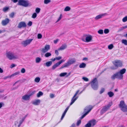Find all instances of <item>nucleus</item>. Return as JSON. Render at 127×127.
Instances as JSON below:
<instances>
[{
  "mask_svg": "<svg viewBox=\"0 0 127 127\" xmlns=\"http://www.w3.org/2000/svg\"><path fill=\"white\" fill-rule=\"evenodd\" d=\"M76 61V60L74 58L69 59L66 63L60 67V69H61L67 67L75 63Z\"/></svg>",
  "mask_w": 127,
  "mask_h": 127,
  "instance_id": "1",
  "label": "nucleus"
},
{
  "mask_svg": "<svg viewBox=\"0 0 127 127\" xmlns=\"http://www.w3.org/2000/svg\"><path fill=\"white\" fill-rule=\"evenodd\" d=\"M91 86L93 89L97 90L98 87V83L97 79L95 78L90 83Z\"/></svg>",
  "mask_w": 127,
  "mask_h": 127,
  "instance_id": "2",
  "label": "nucleus"
},
{
  "mask_svg": "<svg viewBox=\"0 0 127 127\" xmlns=\"http://www.w3.org/2000/svg\"><path fill=\"white\" fill-rule=\"evenodd\" d=\"M7 57L10 60L16 59L18 58V57L16 55L14 54L13 53L9 52L6 53Z\"/></svg>",
  "mask_w": 127,
  "mask_h": 127,
  "instance_id": "3",
  "label": "nucleus"
},
{
  "mask_svg": "<svg viewBox=\"0 0 127 127\" xmlns=\"http://www.w3.org/2000/svg\"><path fill=\"white\" fill-rule=\"evenodd\" d=\"M119 107L121 110L123 112H127V105L125 104L124 101H121L119 105Z\"/></svg>",
  "mask_w": 127,
  "mask_h": 127,
  "instance_id": "4",
  "label": "nucleus"
},
{
  "mask_svg": "<svg viewBox=\"0 0 127 127\" xmlns=\"http://www.w3.org/2000/svg\"><path fill=\"white\" fill-rule=\"evenodd\" d=\"M113 64L115 65V67L114 66H112L111 67V68L113 69H117L118 67H121L122 66V62L120 60L115 61L113 63Z\"/></svg>",
  "mask_w": 127,
  "mask_h": 127,
  "instance_id": "5",
  "label": "nucleus"
},
{
  "mask_svg": "<svg viewBox=\"0 0 127 127\" xmlns=\"http://www.w3.org/2000/svg\"><path fill=\"white\" fill-rule=\"evenodd\" d=\"M112 104V102L109 103L108 104L104 106L100 111V113L101 115L104 113L106 111L108 110Z\"/></svg>",
  "mask_w": 127,
  "mask_h": 127,
  "instance_id": "6",
  "label": "nucleus"
},
{
  "mask_svg": "<svg viewBox=\"0 0 127 127\" xmlns=\"http://www.w3.org/2000/svg\"><path fill=\"white\" fill-rule=\"evenodd\" d=\"M17 4L25 7H27L29 6V3L28 1L25 0H19Z\"/></svg>",
  "mask_w": 127,
  "mask_h": 127,
  "instance_id": "7",
  "label": "nucleus"
},
{
  "mask_svg": "<svg viewBox=\"0 0 127 127\" xmlns=\"http://www.w3.org/2000/svg\"><path fill=\"white\" fill-rule=\"evenodd\" d=\"M92 109V108L90 106L86 107L84 110V112L85 113L81 117V119H82L83 118L90 112Z\"/></svg>",
  "mask_w": 127,
  "mask_h": 127,
  "instance_id": "8",
  "label": "nucleus"
},
{
  "mask_svg": "<svg viewBox=\"0 0 127 127\" xmlns=\"http://www.w3.org/2000/svg\"><path fill=\"white\" fill-rule=\"evenodd\" d=\"M123 77V75H122L119 72H118L113 75L111 76V78L113 80L115 79V78L121 79H122Z\"/></svg>",
  "mask_w": 127,
  "mask_h": 127,
  "instance_id": "9",
  "label": "nucleus"
},
{
  "mask_svg": "<svg viewBox=\"0 0 127 127\" xmlns=\"http://www.w3.org/2000/svg\"><path fill=\"white\" fill-rule=\"evenodd\" d=\"M33 39H27L21 42L22 45L24 47H25L29 44L33 40Z\"/></svg>",
  "mask_w": 127,
  "mask_h": 127,
  "instance_id": "10",
  "label": "nucleus"
},
{
  "mask_svg": "<svg viewBox=\"0 0 127 127\" xmlns=\"http://www.w3.org/2000/svg\"><path fill=\"white\" fill-rule=\"evenodd\" d=\"M79 91V90H78L75 94L73 96L71 100V102L70 103V105H71L75 102V101L78 98V96H76V97L77 95L78 94V93Z\"/></svg>",
  "mask_w": 127,
  "mask_h": 127,
  "instance_id": "11",
  "label": "nucleus"
},
{
  "mask_svg": "<svg viewBox=\"0 0 127 127\" xmlns=\"http://www.w3.org/2000/svg\"><path fill=\"white\" fill-rule=\"evenodd\" d=\"M65 61V60L64 59H62L60 61L58 62L57 63L53 66L52 67V69L53 70L54 69L59 65L62 63L64 62Z\"/></svg>",
  "mask_w": 127,
  "mask_h": 127,
  "instance_id": "12",
  "label": "nucleus"
},
{
  "mask_svg": "<svg viewBox=\"0 0 127 127\" xmlns=\"http://www.w3.org/2000/svg\"><path fill=\"white\" fill-rule=\"evenodd\" d=\"M50 49V45H46L44 48H42L41 51L42 53H44L47 52Z\"/></svg>",
  "mask_w": 127,
  "mask_h": 127,
  "instance_id": "13",
  "label": "nucleus"
},
{
  "mask_svg": "<svg viewBox=\"0 0 127 127\" xmlns=\"http://www.w3.org/2000/svg\"><path fill=\"white\" fill-rule=\"evenodd\" d=\"M26 26V24L24 22H21L19 23L18 26V27L20 29L22 27H25Z\"/></svg>",
  "mask_w": 127,
  "mask_h": 127,
  "instance_id": "14",
  "label": "nucleus"
},
{
  "mask_svg": "<svg viewBox=\"0 0 127 127\" xmlns=\"http://www.w3.org/2000/svg\"><path fill=\"white\" fill-rule=\"evenodd\" d=\"M107 15V13H105L100 14L97 16L95 18V20H97L99 19H101L102 18L103 16H105Z\"/></svg>",
  "mask_w": 127,
  "mask_h": 127,
  "instance_id": "15",
  "label": "nucleus"
},
{
  "mask_svg": "<svg viewBox=\"0 0 127 127\" xmlns=\"http://www.w3.org/2000/svg\"><path fill=\"white\" fill-rule=\"evenodd\" d=\"M9 21V20L7 18L3 20L2 22V24L3 26H5L8 24Z\"/></svg>",
  "mask_w": 127,
  "mask_h": 127,
  "instance_id": "16",
  "label": "nucleus"
},
{
  "mask_svg": "<svg viewBox=\"0 0 127 127\" xmlns=\"http://www.w3.org/2000/svg\"><path fill=\"white\" fill-rule=\"evenodd\" d=\"M22 98L24 100L27 101L29 100L30 98L28 95H25L22 97Z\"/></svg>",
  "mask_w": 127,
  "mask_h": 127,
  "instance_id": "17",
  "label": "nucleus"
},
{
  "mask_svg": "<svg viewBox=\"0 0 127 127\" xmlns=\"http://www.w3.org/2000/svg\"><path fill=\"white\" fill-rule=\"evenodd\" d=\"M40 102V100L39 99H36L33 101L32 104L34 105H39Z\"/></svg>",
  "mask_w": 127,
  "mask_h": 127,
  "instance_id": "18",
  "label": "nucleus"
},
{
  "mask_svg": "<svg viewBox=\"0 0 127 127\" xmlns=\"http://www.w3.org/2000/svg\"><path fill=\"white\" fill-rule=\"evenodd\" d=\"M67 47V45L66 44L62 45L58 49V50H62L66 49Z\"/></svg>",
  "mask_w": 127,
  "mask_h": 127,
  "instance_id": "19",
  "label": "nucleus"
},
{
  "mask_svg": "<svg viewBox=\"0 0 127 127\" xmlns=\"http://www.w3.org/2000/svg\"><path fill=\"white\" fill-rule=\"evenodd\" d=\"M89 122L90 123L91 125V126L93 127L94 126L96 123V120H90Z\"/></svg>",
  "mask_w": 127,
  "mask_h": 127,
  "instance_id": "20",
  "label": "nucleus"
},
{
  "mask_svg": "<svg viewBox=\"0 0 127 127\" xmlns=\"http://www.w3.org/2000/svg\"><path fill=\"white\" fill-rule=\"evenodd\" d=\"M92 37L91 35H90L89 36H87L86 37L85 39L86 42H89L92 40Z\"/></svg>",
  "mask_w": 127,
  "mask_h": 127,
  "instance_id": "21",
  "label": "nucleus"
},
{
  "mask_svg": "<svg viewBox=\"0 0 127 127\" xmlns=\"http://www.w3.org/2000/svg\"><path fill=\"white\" fill-rule=\"evenodd\" d=\"M26 116H25L21 120H20L19 122V124L18 125V127H19L21 125V124H22L23 122L24 121L25 118Z\"/></svg>",
  "mask_w": 127,
  "mask_h": 127,
  "instance_id": "22",
  "label": "nucleus"
},
{
  "mask_svg": "<svg viewBox=\"0 0 127 127\" xmlns=\"http://www.w3.org/2000/svg\"><path fill=\"white\" fill-rule=\"evenodd\" d=\"M20 72L19 71H18L14 73L13 74L11 75V77H14V76H16L17 75H19L20 74Z\"/></svg>",
  "mask_w": 127,
  "mask_h": 127,
  "instance_id": "23",
  "label": "nucleus"
},
{
  "mask_svg": "<svg viewBox=\"0 0 127 127\" xmlns=\"http://www.w3.org/2000/svg\"><path fill=\"white\" fill-rule=\"evenodd\" d=\"M86 64L84 63L81 64L79 66V67L80 68H84L86 67Z\"/></svg>",
  "mask_w": 127,
  "mask_h": 127,
  "instance_id": "24",
  "label": "nucleus"
},
{
  "mask_svg": "<svg viewBox=\"0 0 127 127\" xmlns=\"http://www.w3.org/2000/svg\"><path fill=\"white\" fill-rule=\"evenodd\" d=\"M126 70L125 68H123L119 72L122 75H123V74L125 73Z\"/></svg>",
  "mask_w": 127,
  "mask_h": 127,
  "instance_id": "25",
  "label": "nucleus"
},
{
  "mask_svg": "<svg viewBox=\"0 0 127 127\" xmlns=\"http://www.w3.org/2000/svg\"><path fill=\"white\" fill-rule=\"evenodd\" d=\"M107 94L109 95L110 97H112L114 95V94L113 92L110 91L108 92Z\"/></svg>",
  "mask_w": 127,
  "mask_h": 127,
  "instance_id": "26",
  "label": "nucleus"
},
{
  "mask_svg": "<svg viewBox=\"0 0 127 127\" xmlns=\"http://www.w3.org/2000/svg\"><path fill=\"white\" fill-rule=\"evenodd\" d=\"M52 64V61H48L46 63V66L48 67L50 66Z\"/></svg>",
  "mask_w": 127,
  "mask_h": 127,
  "instance_id": "27",
  "label": "nucleus"
},
{
  "mask_svg": "<svg viewBox=\"0 0 127 127\" xmlns=\"http://www.w3.org/2000/svg\"><path fill=\"white\" fill-rule=\"evenodd\" d=\"M43 95V93L41 91H39L37 94V96L38 97H39L41 96H42Z\"/></svg>",
  "mask_w": 127,
  "mask_h": 127,
  "instance_id": "28",
  "label": "nucleus"
},
{
  "mask_svg": "<svg viewBox=\"0 0 127 127\" xmlns=\"http://www.w3.org/2000/svg\"><path fill=\"white\" fill-rule=\"evenodd\" d=\"M51 55V54L50 52H47L45 55V56L46 57H48Z\"/></svg>",
  "mask_w": 127,
  "mask_h": 127,
  "instance_id": "29",
  "label": "nucleus"
},
{
  "mask_svg": "<svg viewBox=\"0 0 127 127\" xmlns=\"http://www.w3.org/2000/svg\"><path fill=\"white\" fill-rule=\"evenodd\" d=\"M9 8L8 7H5L3 8V11L5 12H6L9 9Z\"/></svg>",
  "mask_w": 127,
  "mask_h": 127,
  "instance_id": "30",
  "label": "nucleus"
},
{
  "mask_svg": "<svg viewBox=\"0 0 127 127\" xmlns=\"http://www.w3.org/2000/svg\"><path fill=\"white\" fill-rule=\"evenodd\" d=\"M41 59L39 57H37L35 59L36 62V63H39L41 61Z\"/></svg>",
  "mask_w": 127,
  "mask_h": 127,
  "instance_id": "31",
  "label": "nucleus"
},
{
  "mask_svg": "<svg viewBox=\"0 0 127 127\" xmlns=\"http://www.w3.org/2000/svg\"><path fill=\"white\" fill-rule=\"evenodd\" d=\"M122 43L125 45H127V40L123 39L122 40Z\"/></svg>",
  "mask_w": 127,
  "mask_h": 127,
  "instance_id": "32",
  "label": "nucleus"
},
{
  "mask_svg": "<svg viewBox=\"0 0 127 127\" xmlns=\"http://www.w3.org/2000/svg\"><path fill=\"white\" fill-rule=\"evenodd\" d=\"M40 80V78L39 77H36L35 79V81L37 83L39 82Z\"/></svg>",
  "mask_w": 127,
  "mask_h": 127,
  "instance_id": "33",
  "label": "nucleus"
},
{
  "mask_svg": "<svg viewBox=\"0 0 127 127\" xmlns=\"http://www.w3.org/2000/svg\"><path fill=\"white\" fill-rule=\"evenodd\" d=\"M67 73L66 72H63L60 74V75L61 77H64L66 75Z\"/></svg>",
  "mask_w": 127,
  "mask_h": 127,
  "instance_id": "34",
  "label": "nucleus"
},
{
  "mask_svg": "<svg viewBox=\"0 0 127 127\" xmlns=\"http://www.w3.org/2000/svg\"><path fill=\"white\" fill-rule=\"evenodd\" d=\"M70 9V7L69 6H67L65 8L64 10L65 11H69Z\"/></svg>",
  "mask_w": 127,
  "mask_h": 127,
  "instance_id": "35",
  "label": "nucleus"
},
{
  "mask_svg": "<svg viewBox=\"0 0 127 127\" xmlns=\"http://www.w3.org/2000/svg\"><path fill=\"white\" fill-rule=\"evenodd\" d=\"M35 92V91H33V92H31L28 95L29 96L30 98V97L31 96L33 95L34 94Z\"/></svg>",
  "mask_w": 127,
  "mask_h": 127,
  "instance_id": "36",
  "label": "nucleus"
},
{
  "mask_svg": "<svg viewBox=\"0 0 127 127\" xmlns=\"http://www.w3.org/2000/svg\"><path fill=\"white\" fill-rule=\"evenodd\" d=\"M127 21V16L124 17L122 19V21L124 22H126Z\"/></svg>",
  "mask_w": 127,
  "mask_h": 127,
  "instance_id": "37",
  "label": "nucleus"
},
{
  "mask_svg": "<svg viewBox=\"0 0 127 127\" xmlns=\"http://www.w3.org/2000/svg\"><path fill=\"white\" fill-rule=\"evenodd\" d=\"M40 9L39 8H37L35 9V12L38 14L40 12Z\"/></svg>",
  "mask_w": 127,
  "mask_h": 127,
  "instance_id": "38",
  "label": "nucleus"
},
{
  "mask_svg": "<svg viewBox=\"0 0 127 127\" xmlns=\"http://www.w3.org/2000/svg\"><path fill=\"white\" fill-rule=\"evenodd\" d=\"M37 16V14L36 13H33V14H32V18L34 19Z\"/></svg>",
  "mask_w": 127,
  "mask_h": 127,
  "instance_id": "39",
  "label": "nucleus"
},
{
  "mask_svg": "<svg viewBox=\"0 0 127 127\" xmlns=\"http://www.w3.org/2000/svg\"><path fill=\"white\" fill-rule=\"evenodd\" d=\"M98 32L100 34H102L103 33V31L102 30H100L98 31Z\"/></svg>",
  "mask_w": 127,
  "mask_h": 127,
  "instance_id": "40",
  "label": "nucleus"
},
{
  "mask_svg": "<svg viewBox=\"0 0 127 127\" xmlns=\"http://www.w3.org/2000/svg\"><path fill=\"white\" fill-rule=\"evenodd\" d=\"M50 2V0H45L44 1V3L45 4H47Z\"/></svg>",
  "mask_w": 127,
  "mask_h": 127,
  "instance_id": "41",
  "label": "nucleus"
},
{
  "mask_svg": "<svg viewBox=\"0 0 127 127\" xmlns=\"http://www.w3.org/2000/svg\"><path fill=\"white\" fill-rule=\"evenodd\" d=\"M109 31L108 29H105L104 30V32L105 34H107L109 33Z\"/></svg>",
  "mask_w": 127,
  "mask_h": 127,
  "instance_id": "42",
  "label": "nucleus"
},
{
  "mask_svg": "<svg viewBox=\"0 0 127 127\" xmlns=\"http://www.w3.org/2000/svg\"><path fill=\"white\" fill-rule=\"evenodd\" d=\"M113 47V46L112 44H111L108 46V48L109 49H112Z\"/></svg>",
  "mask_w": 127,
  "mask_h": 127,
  "instance_id": "43",
  "label": "nucleus"
},
{
  "mask_svg": "<svg viewBox=\"0 0 127 127\" xmlns=\"http://www.w3.org/2000/svg\"><path fill=\"white\" fill-rule=\"evenodd\" d=\"M91 124H90V123H89V122H88L85 126V127H91Z\"/></svg>",
  "mask_w": 127,
  "mask_h": 127,
  "instance_id": "44",
  "label": "nucleus"
},
{
  "mask_svg": "<svg viewBox=\"0 0 127 127\" xmlns=\"http://www.w3.org/2000/svg\"><path fill=\"white\" fill-rule=\"evenodd\" d=\"M105 89L103 88H102L101 89L99 93L100 94H101L104 91Z\"/></svg>",
  "mask_w": 127,
  "mask_h": 127,
  "instance_id": "45",
  "label": "nucleus"
},
{
  "mask_svg": "<svg viewBox=\"0 0 127 127\" xmlns=\"http://www.w3.org/2000/svg\"><path fill=\"white\" fill-rule=\"evenodd\" d=\"M14 12H12L11 13V14L9 15V16L11 18H13L14 16Z\"/></svg>",
  "mask_w": 127,
  "mask_h": 127,
  "instance_id": "46",
  "label": "nucleus"
},
{
  "mask_svg": "<svg viewBox=\"0 0 127 127\" xmlns=\"http://www.w3.org/2000/svg\"><path fill=\"white\" fill-rule=\"evenodd\" d=\"M82 78L84 81H89V79L87 77H84Z\"/></svg>",
  "mask_w": 127,
  "mask_h": 127,
  "instance_id": "47",
  "label": "nucleus"
},
{
  "mask_svg": "<svg viewBox=\"0 0 127 127\" xmlns=\"http://www.w3.org/2000/svg\"><path fill=\"white\" fill-rule=\"evenodd\" d=\"M42 37V35L40 34H38L37 35V38L38 39H40Z\"/></svg>",
  "mask_w": 127,
  "mask_h": 127,
  "instance_id": "48",
  "label": "nucleus"
},
{
  "mask_svg": "<svg viewBox=\"0 0 127 127\" xmlns=\"http://www.w3.org/2000/svg\"><path fill=\"white\" fill-rule=\"evenodd\" d=\"M81 121L80 120H79L78 121L77 123V126H78L81 123Z\"/></svg>",
  "mask_w": 127,
  "mask_h": 127,
  "instance_id": "49",
  "label": "nucleus"
},
{
  "mask_svg": "<svg viewBox=\"0 0 127 127\" xmlns=\"http://www.w3.org/2000/svg\"><path fill=\"white\" fill-rule=\"evenodd\" d=\"M21 72L22 73H24L25 72V69L24 68H23L21 70Z\"/></svg>",
  "mask_w": 127,
  "mask_h": 127,
  "instance_id": "50",
  "label": "nucleus"
},
{
  "mask_svg": "<svg viewBox=\"0 0 127 127\" xmlns=\"http://www.w3.org/2000/svg\"><path fill=\"white\" fill-rule=\"evenodd\" d=\"M16 66V65H15L14 64H12L10 66V68H13L15 67Z\"/></svg>",
  "mask_w": 127,
  "mask_h": 127,
  "instance_id": "51",
  "label": "nucleus"
},
{
  "mask_svg": "<svg viewBox=\"0 0 127 127\" xmlns=\"http://www.w3.org/2000/svg\"><path fill=\"white\" fill-rule=\"evenodd\" d=\"M55 58L56 59V60H59L62 58L61 56H59L58 57H56Z\"/></svg>",
  "mask_w": 127,
  "mask_h": 127,
  "instance_id": "52",
  "label": "nucleus"
},
{
  "mask_svg": "<svg viewBox=\"0 0 127 127\" xmlns=\"http://www.w3.org/2000/svg\"><path fill=\"white\" fill-rule=\"evenodd\" d=\"M62 17V14H61L60 15V17H59V19H58L57 20V22H58L60 21L61 20V19Z\"/></svg>",
  "mask_w": 127,
  "mask_h": 127,
  "instance_id": "53",
  "label": "nucleus"
},
{
  "mask_svg": "<svg viewBox=\"0 0 127 127\" xmlns=\"http://www.w3.org/2000/svg\"><path fill=\"white\" fill-rule=\"evenodd\" d=\"M66 114V113H64H64L62 115V116L61 117V120H62L63 119V118L64 117Z\"/></svg>",
  "mask_w": 127,
  "mask_h": 127,
  "instance_id": "54",
  "label": "nucleus"
},
{
  "mask_svg": "<svg viewBox=\"0 0 127 127\" xmlns=\"http://www.w3.org/2000/svg\"><path fill=\"white\" fill-rule=\"evenodd\" d=\"M32 23L31 21H29L28 24V25L29 26H31L32 25Z\"/></svg>",
  "mask_w": 127,
  "mask_h": 127,
  "instance_id": "55",
  "label": "nucleus"
},
{
  "mask_svg": "<svg viewBox=\"0 0 127 127\" xmlns=\"http://www.w3.org/2000/svg\"><path fill=\"white\" fill-rule=\"evenodd\" d=\"M55 53L57 56H58V55L59 53L58 50H55Z\"/></svg>",
  "mask_w": 127,
  "mask_h": 127,
  "instance_id": "56",
  "label": "nucleus"
},
{
  "mask_svg": "<svg viewBox=\"0 0 127 127\" xmlns=\"http://www.w3.org/2000/svg\"><path fill=\"white\" fill-rule=\"evenodd\" d=\"M50 96L51 98H52L54 97V95L53 94H50Z\"/></svg>",
  "mask_w": 127,
  "mask_h": 127,
  "instance_id": "57",
  "label": "nucleus"
},
{
  "mask_svg": "<svg viewBox=\"0 0 127 127\" xmlns=\"http://www.w3.org/2000/svg\"><path fill=\"white\" fill-rule=\"evenodd\" d=\"M59 40L58 39H56L54 41V42L55 44H56L57 43Z\"/></svg>",
  "mask_w": 127,
  "mask_h": 127,
  "instance_id": "58",
  "label": "nucleus"
},
{
  "mask_svg": "<svg viewBox=\"0 0 127 127\" xmlns=\"http://www.w3.org/2000/svg\"><path fill=\"white\" fill-rule=\"evenodd\" d=\"M4 105V104L2 102H0V109Z\"/></svg>",
  "mask_w": 127,
  "mask_h": 127,
  "instance_id": "59",
  "label": "nucleus"
},
{
  "mask_svg": "<svg viewBox=\"0 0 127 127\" xmlns=\"http://www.w3.org/2000/svg\"><path fill=\"white\" fill-rule=\"evenodd\" d=\"M12 77H11V75L10 76H8L6 77H5L4 78V79H6L7 78H10Z\"/></svg>",
  "mask_w": 127,
  "mask_h": 127,
  "instance_id": "60",
  "label": "nucleus"
},
{
  "mask_svg": "<svg viewBox=\"0 0 127 127\" xmlns=\"http://www.w3.org/2000/svg\"><path fill=\"white\" fill-rule=\"evenodd\" d=\"M3 72V70L0 67V73H2Z\"/></svg>",
  "mask_w": 127,
  "mask_h": 127,
  "instance_id": "61",
  "label": "nucleus"
},
{
  "mask_svg": "<svg viewBox=\"0 0 127 127\" xmlns=\"http://www.w3.org/2000/svg\"><path fill=\"white\" fill-rule=\"evenodd\" d=\"M51 60L52 61H55L56 60V58H55L54 59H51Z\"/></svg>",
  "mask_w": 127,
  "mask_h": 127,
  "instance_id": "62",
  "label": "nucleus"
},
{
  "mask_svg": "<svg viewBox=\"0 0 127 127\" xmlns=\"http://www.w3.org/2000/svg\"><path fill=\"white\" fill-rule=\"evenodd\" d=\"M11 0L14 3L18 1V0Z\"/></svg>",
  "mask_w": 127,
  "mask_h": 127,
  "instance_id": "63",
  "label": "nucleus"
},
{
  "mask_svg": "<svg viewBox=\"0 0 127 127\" xmlns=\"http://www.w3.org/2000/svg\"><path fill=\"white\" fill-rule=\"evenodd\" d=\"M127 28V25L123 27V29H126Z\"/></svg>",
  "mask_w": 127,
  "mask_h": 127,
  "instance_id": "64",
  "label": "nucleus"
}]
</instances>
